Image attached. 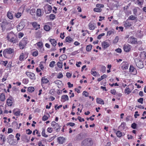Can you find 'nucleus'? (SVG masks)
<instances>
[{
    "label": "nucleus",
    "mask_w": 146,
    "mask_h": 146,
    "mask_svg": "<svg viewBox=\"0 0 146 146\" xmlns=\"http://www.w3.org/2000/svg\"><path fill=\"white\" fill-rule=\"evenodd\" d=\"M134 62L136 66L139 68L141 69L143 68L144 64L140 57L135 58Z\"/></svg>",
    "instance_id": "obj_1"
},
{
    "label": "nucleus",
    "mask_w": 146,
    "mask_h": 146,
    "mask_svg": "<svg viewBox=\"0 0 146 146\" xmlns=\"http://www.w3.org/2000/svg\"><path fill=\"white\" fill-rule=\"evenodd\" d=\"M16 37V35L12 32L8 33L7 37L8 40L13 43H15L17 42Z\"/></svg>",
    "instance_id": "obj_2"
},
{
    "label": "nucleus",
    "mask_w": 146,
    "mask_h": 146,
    "mask_svg": "<svg viewBox=\"0 0 146 146\" xmlns=\"http://www.w3.org/2000/svg\"><path fill=\"white\" fill-rule=\"evenodd\" d=\"M14 52V50L11 48H8L5 49L3 52L4 56L7 58V54H11Z\"/></svg>",
    "instance_id": "obj_3"
},
{
    "label": "nucleus",
    "mask_w": 146,
    "mask_h": 146,
    "mask_svg": "<svg viewBox=\"0 0 146 146\" xmlns=\"http://www.w3.org/2000/svg\"><path fill=\"white\" fill-rule=\"evenodd\" d=\"M92 141L88 139L84 140L82 143V146H90L92 145Z\"/></svg>",
    "instance_id": "obj_4"
},
{
    "label": "nucleus",
    "mask_w": 146,
    "mask_h": 146,
    "mask_svg": "<svg viewBox=\"0 0 146 146\" xmlns=\"http://www.w3.org/2000/svg\"><path fill=\"white\" fill-rule=\"evenodd\" d=\"M44 10L46 14L50 13L52 10V7L50 5L48 4L46 5L44 7Z\"/></svg>",
    "instance_id": "obj_5"
},
{
    "label": "nucleus",
    "mask_w": 146,
    "mask_h": 146,
    "mask_svg": "<svg viewBox=\"0 0 146 146\" xmlns=\"http://www.w3.org/2000/svg\"><path fill=\"white\" fill-rule=\"evenodd\" d=\"M127 41L128 43L131 44H135L137 42V39L133 36H131L129 38Z\"/></svg>",
    "instance_id": "obj_6"
},
{
    "label": "nucleus",
    "mask_w": 146,
    "mask_h": 146,
    "mask_svg": "<svg viewBox=\"0 0 146 146\" xmlns=\"http://www.w3.org/2000/svg\"><path fill=\"white\" fill-rule=\"evenodd\" d=\"M51 124L52 126L54 129H55L57 131L60 130L59 125L57 123H56L55 121H53L51 122Z\"/></svg>",
    "instance_id": "obj_7"
},
{
    "label": "nucleus",
    "mask_w": 146,
    "mask_h": 146,
    "mask_svg": "<svg viewBox=\"0 0 146 146\" xmlns=\"http://www.w3.org/2000/svg\"><path fill=\"white\" fill-rule=\"evenodd\" d=\"M27 43L26 42L25 39L23 38V40L21 41L19 44V46L20 47V48L23 49Z\"/></svg>",
    "instance_id": "obj_8"
},
{
    "label": "nucleus",
    "mask_w": 146,
    "mask_h": 146,
    "mask_svg": "<svg viewBox=\"0 0 146 146\" xmlns=\"http://www.w3.org/2000/svg\"><path fill=\"white\" fill-rule=\"evenodd\" d=\"M110 45L109 41L108 40H106L102 42V47L104 49L108 47Z\"/></svg>",
    "instance_id": "obj_9"
},
{
    "label": "nucleus",
    "mask_w": 146,
    "mask_h": 146,
    "mask_svg": "<svg viewBox=\"0 0 146 146\" xmlns=\"http://www.w3.org/2000/svg\"><path fill=\"white\" fill-rule=\"evenodd\" d=\"M123 49L125 51L128 52L130 51L131 49V46L128 44H125L123 46Z\"/></svg>",
    "instance_id": "obj_10"
},
{
    "label": "nucleus",
    "mask_w": 146,
    "mask_h": 146,
    "mask_svg": "<svg viewBox=\"0 0 146 146\" xmlns=\"http://www.w3.org/2000/svg\"><path fill=\"white\" fill-rule=\"evenodd\" d=\"M41 85L42 87L43 86V84L48 83L49 81L47 78H45V77H43L41 79Z\"/></svg>",
    "instance_id": "obj_11"
},
{
    "label": "nucleus",
    "mask_w": 146,
    "mask_h": 146,
    "mask_svg": "<svg viewBox=\"0 0 146 146\" xmlns=\"http://www.w3.org/2000/svg\"><path fill=\"white\" fill-rule=\"evenodd\" d=\"M129 71L130 72L134 73V74H136L137 73L136 69L132 65L130 66Z\"/></svg>",
    "instance_id": "obj_12"
},
{
    "label": "nucleus",
    "mask_w": 146,
    "mask_h": 146,
    "mask_svg": "<svg viewBox=\"0 0 146 146\" xmlns=\"http://www.w3.org/2000/svg\"><path fill=\"white\" fill-rule=\"evenodd\" d=\"M26 75L31 79H33L35 78V75L32 73L30 72H26Z\"/></svg>",
    "instance_id": "obj_13"
},
{
    "label": "nucleus",
    "mask_w": 146,
    "mask_h": 146,
    "mask_svg": "<svg viewBox=\"0 0 146 146\" xmlns=\"http://www.w3.org/2000/svg\"><path fill=\"white\" fill-rule=\"evenodd\" d=\"M31 24L32 25L33 27L35 28H36V30H37L38 28H40V25H38L37 23L36 22H33L31 23Z\"/></svg>",
    "instance_id": "obj_14"
},
{
    "label": "nucleus",
    "mask_w": 146,
    "mask_h": 146,
    "mask_svg": "<svg viewBox=\"0 0 146 146\" xmlns=\"http://www.w3.org/2000/svg\"><path fill=\"white\" fill-rule=\"evenodd\" d=\"M24 27L22 23H20L17 26V29L18 31H19L22 30Z\"/></svg>",
    "instance_id": "obj_15"
},
{
    "label": "nucleus",
    "mask_w": 146,
    "mask_h": 146,
    "mask_svg": "<svg viewBox=\"0 0 146 146\" xmlns=\"http://www.w3.org/2000/svg\"><path fill=\"white\" fill-rule=\"evenodd\" d=\"M68 97L67 95H64L61 97V101L64 102L66 100H68Z\"/></svg>",
    "instance_id": "obj_16"
},
{
    "label": "nucleus",
    "mask_w": 146,
    "mask_h": 146,
    "mask_svg": "<svg viewBox=\"0 0 146 146\" xmlns=\"http://www.w3.org/2000/svg\"><path fill=\"white\" fill-rule=\"evenodd\" d=\"M65 139L63 137H59L58 138V140L60 144H62L64 142Z\"/></svg>",
    "instance_id": "obj_17"
},
{
    "label": "nucleus",
    "mask_w": 146,
    "mask_h": 146,
    "mask_svg": "<svg viewBox=\"0 0 146 146\" xmlns=\"http://www.w3.org/2000/svg\"><path fill=\"white\" fill-rule=\"evenodd\" d=\"M128 65L125 63L124 62H123L122 66H121V68L123 70H126L128 68Z\"/></svg>",
    "instance_id": "obj_18"
},
{
    "label": "nucleus",
    "mask_w": 146,
    "mask_h": 146,
    "mask_svg": "<svg viewBox=\"0 0 146 146\" xmlns=\"http://www.w3.org/2000/svg\"><path fill=\"white\" fill-rule=\"evenodd\" d=\"M88 27L89 29L90 30H94L95 27L94 26V23H90L88 24Z\"/></svg>",
    "instance_id": "obj_19"
},
{
    "label": "nucleus",
    "mask_w": 146,
    "mask_h": 146,
    "mask_svg": "<svg viewBox=\"0 0 146 146\" xmlns=\"http://www.w3.org/2000/svg\"><path fill=\"white\" fill-rule=\"evenodd\" d=\"M7 16L10 19H12L13 17V14L11 12L9 11L7 13Z\"/></svg>",
    "instance_id": "obj_20"
},
{
    "label": "nucleus",
    "mask_w": 146,
    "mask_h": 146,
    "mask_svg": "<svg viewBox=\"0 0 146 146\" xmlns=\"http://www.w3.org/2000/svg\"><path fill=\"white\" fill-rule=\"evenodd\" d=\"M126 124L125 122L122 123L121 125L119 126V127L121 128L122 129H125L127 128L126 127Z\"/></svg>",
    "instance_id": "obj_21"
},
{
    "label": "nucleus",
    "mask_w": 146,
    "mask_h": 146,
    "mask_svg": "<svg viewBox=\"0 0 146 146\" xmlns=\"http://www.w3.org/2000/svg\"><path fill=\"white\" fill-rule=\"evenodd\" d=\"M49 40L53 46H55L56 45L57 42L54 39L50 38L49 39Z\"/></svg>",
    "instance_id": "obj_22"
},
{
    "label": "nucleus",
    "mask_w": 146,
    "mask_h": 146,
    "mask_svg": "<svg viewBox=\"0 0 146 146\" xmlns=\"http://www.w3.org/2000/svg\"><path fill=\"white\" fill-rule=\"evenodd\" d=\"M96 102L98 104H104V101L101 98H97L96 99Z\"/></svg>",
    "instance_id": "obj_23"
},
{
    "label": "nucleus",
    "mask_w": 146,
    "mask_h": 146,
    "mask_svg": "<svg viewBox=\"0 0 146 146\" xmlns=\"http://www.w3.org/2000/svg\"><path fill=\"white\" fill-rule=\"evenodd\" d=\"M65 41L66 42H68L69 43H70L73 42V39L71 38L70 36H68L66 38Z\"/></svg>",
    "instance_id": "obj_24"
},
{
    "label": "nucleus",
    "mask_w": 146,
    "mask_h": 146,
    "mask_svg": "<svg viewBox=\"0 0 146 146\" xmlns=\"http://www.w3.org/2000/svg\"><path fill=\"white\" fill-rule=\"evenodd\" d=\"M67 58V56L65 54H63L60 56L59 58V59L60 61H62L65 60Z\"/></svg>",
    "instance_id": "obj_25"
},
{
    "label": "nucleus",
    "mask_w": 146,
    "mask_h": 146,
    "mask_svg": "<svg viewBox=\"0 0 146 146\" xmlns=\"http://www.w3.org/2000/svg\"><path fill=\"white\" fill-rule=\"evenodd\" d=\"M5 100V96L3 93H2L0 95V100L2 101H4Z\"/></svg>",
    "instance_id": "obj_26"
},
{
    "label": "nucleus",
    "mask_w": 146,
    "mask_h": 146,
    "mask_svg": "<svg viewBox=\"0 0 146 146\" xmlns=\"http://www.w3.org/2000/svg\"><path fill=\"white\" fill-rule=\"evenodd\" d=\"M15 109L13 110V113L16 116H19L20 115V111L19 110L15 111Z\"/></svg>",
    "instance_id": "obj_27"
},
{
    "label": "nucleus",
    "mask_w": 146,
    "mask_h": 146,
    "mask_svg": "<svg viewBox=\"0 0 146 146\" xmlns=\"http://www.w3.org/2000/svg\"><path fill=\"white\" fill-rule=\"evenodd\" d=\"M36 14L38 16H40L41 15V11L40 9H37L36 11Z\"/></svg>",
    "instance_id": "obj_28"
},
{
    "label": "nucleus",
    "mask_w": 146,
    "mask_h": 146,
    "mask_svg": "<svg viewBox=\"0 0 146 146\" xmlns=\"http://www.w3.org/2000/svg\"><path fill=\"white\" fill-rule=\"evenodd\" d=\"M7 105L9 106H11L12 104V100L9 99H8L7 100Z\"/></svg>",
    "instance_id": "obj_29"
},
{
    "label": "nucleus",
    "mask_w": 146,
    "mask_h": 146,
    "mask_svg": "<svg viewBox=\"0 0 146 146\" xmlns=\"http://www.w3.org/2000/svg\"><path fill=\"white\" fill-rule=\"evenodd\" d=\"M37 46L40 49L42 48L43 47V44L41 42H39L37 43Z\"/></svg>",
    "instance_id": "obj_30"
},
{
    "label": "nucleus",
    "mask_w": 146,
    "mask_h": 146,
    "mask_svg": "<svg viewBox=\"0 0 146 146\" xmlns=\"http://www.w3.org/2000/svg\"><path fill=\"white\" fill-rule=\"evenodd\" d=\"M92 46L91 44H89L87 45L86 47V50L87 51H90L92 49Z\"/></svg>",
    "instance_id": "obj_31"
},
{
    "label": "nucleus",
    "mask_w": 146,
    "mask_h": 146,
    "mask_svg": "<svg viewBox=\"0 0 146 146\" xmlns=\"http://www.w3.org/2000/svg\"><path fill=\"white\" fill-rule=\"evenodd\" d=\"M35 88L33 87H30L28 88V91L31 92H32L34 91Z\"/></svg>",
    "instance_id": "obj_32"
},
{
    "label": "nucleus",
    "mask_w": 146,
    "mask_h": 146,
    "mask_svg": "<svg viewBox=\"0 0 146 146\" xmlns=\"http://www.w3.org/2000/svg\"><path fill=\"white\" fill-rule=\"evenodd\" d=\"M0 140H3V142H5L6 141V139L5 136L1 134H0Z\"/></svg>",
    "instance_id": "obj_33"
},
{
    "label": "nucleus",
    "mask_w": 146,
    "mask_h": 146,
    "mask_svg": "<svg viewBox=\"0 0 146 146\" xmlns=\"http://www.w3.org/2000/svg\"><path fill=\"white\" fill-rule=\"evenodd\" d=\"M114 33V30H112L108 32L107 35L110 36L112 34H113Z\"/></svg>",
    "instance_id": "obj_34"
},
{
    "label": "nucleus",
    "mask_w": 146,
    "mask_h": 146,
    "mask_svg": "<svg viewBox=\"0 0 146 146\" xmlns=\"http://www.w3.org/2000/svg\"><path fill=\"white\" fill-rule=\"evenodd\" d=\"M136 18L137 17L135 16L131 15L129 17L128 19L131 20H134L135 19H136Z\"/></svg>",
    "instance_id": "obj_35"
},
{
    "label": "nucleus",
    "mask_w": 146,
    "mask_h": 146,
    "mask_svg": "<svg viewBox=\"0 0 146 146\" xmlns=\"http://www.w3.org/2000/svg\"><path fill=\"white\" fill-rule=\"evenodd\" d=\"M131 92L130 89L128 87H126L125 90V93H127V94H129Z\"/></svg>",
    "instance_id": "obj_36"
},
{
    "label": "nucleus",
    "mask_w": 146,
    "mask_h": 146,
    "mask_svg": "<svg viewBox=\"0 0 146 146\" xmlns=\"http://www.w3.org/2000/svg\"><path fill=\"white\" fill-rule=\"evenodd\" d=\"M44 29L45 30L48 31L50 29V27L48 25H45L44 27Z\"/></svg>",
    "instance_id": "obj_37"
},
{
    "label": "nucleus",
    "mask_w": 146,
    "mask_h": 146,
    "mask_svg": "<svg viewBox=\"0 0 146 146\" xmlns=\"http://www.w3.org/2000/svg\"><path fill=\"white\" fill-rule=\"evenodd\" d=\"M94 12H101L102 11V9L100 8H95L94 9Z\"/></svg>",
    "instance_id": "obj_38"
},
{
    "label": "nucleus",
    "mask_w": 146,
    "mask_h": 146,
    "mask_svg": "<svg viewBox=\"0 0 146 146\" xmlns=\"http://www.w3.org/2000/svg\"><path fill=\"white\" fill-rule=\"evenodd\" d=\"M116 134L117 136L119 137H120L122 136V133L119 131H117L116 133Z\"/></svg>",
    "instance_id": "obj_39"
},
{
    "label": "nucleus",
    "mask_w": 146,
    "mask_h": 146,
    "mask_svg": "<svg viewBox=\"0 0 146 146\" xmlns=\"http://www.w3.org/2000/svg\"><path fill=\"white\" fill-rule=\"evenodd\" d=\"M124 25L126 27H129L131 26V24L130 23L126 22L124 24Z\"/></svg>",
    "instance_id": "obj_40"
},
{
    "label": "nucleus",
    "mask_w": 146,
    "mask_h": 146,
    "mask_svg": "<svg viewBox=\"0 0 146 146\" xmlns=\"http://www.w3.org/2000/svg\"><path fill=\"white\" fill-rule=\"evenodd\" d=\"M42 136L46 137L48 136L45 133V130L44 129H43L42 130Z\"/></svg>",
    "instance_id": "obj_41"
},
{
    "label": "nucleus",
    "mask_w": 146,
    "mask_h": 146,
    "mask_svg": "<svg viewBox=\"0 0 146 146\" xmlns=\"http://www.w3.org/2000/svg\"><path fill=\"white\" fill-rule=\"evenodd\" d=\"M91 73L94 76H96L97 75V72L96 71L92 70L91 71Z\"/></svg>",
    "instance_id": "obj_42"
},
{
    "label": "nucleus",
    "mask_w": 146,
    "mask_h": 146,
    "mask_svg": "<svg viewBox=\"0 0 146 146\" xmlns=\"http://www.w3.org/2000/svg\"><path fill=\"white\" fill-rule=\"evenodd\" d=\"M55 18V16L53 14H51L50 15V19L53 20Z\"/></svg>",
    "instance_id": "obj_43"
},
{
    "label": "nucleus",
    "mask_w": 146,
    "mask_h": 146,
    "mask_svg": "<svg viewBox=\"0 0 146 146\" xmlns=\"http://www.w3.org/2000/svg\"><path fill=\"white\" fill-rule=\"evenodd\" d=\"M55 63V62L54 61H53L50 62L49 64V66L50 67L52 68L54 66V64Z\"/></svg>",
    "instance_id": "obj_44"
},
{
    "label": "nucleus",
    "mask_w": 146,
    "mask_h": 146,
    "mask_svg": "<svg viewBox=\"0 0 146 146\" xmlns=\"http://www.w3.org/2000/svg\"><path fill=\"white\" fill-rule=\"evenodd\" d=\"M21 15V13L18 12L17 13H16L15 15V16L17 18H19Z\"/></svg>",
    "instance_id": "obj_45"
},
{
    "label": "nucleus",
    "mask_w": 146,
    "mask_h": 146,
    "mask_svg": "<svg viewBox=\"0 0 146 146\" xmlns=\"http://www.w3.org/2000/svg\"><path fill=\"white\" fill-rule=\"evenodd\" d=\"M57 66L59 68H62V63L60 62H58L57 63Z\"/></svg>",
    "instance_id": "obj_46"
},
{
    "label": "nucleus",
    "mask_w": 146,
    "mask_h": 146,
    "mask_svg": "<svg viewBox=\"0 0 146 146\" xmlns=\"http://www.w3.org/2000/svg\"><path fill=\"white\" fill-rule=\"evenodd\" d=\"M105 34L104 33H102L99 35L97 37V38L98 39H100L102 37L104 36Z\"/></svg>",
    "instance_id": "obj_47"
},
{
    "label": "nucleus",
    "mask_w": 146,
    "mask_h": 146,
    "mask_svg": "<svg viewBox=\"0 0 146 146\" xmlns=\"http://www.w3.org/2000/svg\"><path fill=\"white\" fill-rule=\"evenodd\" d=\"M38 52L37 50L33 52L32 53V55L34 56H36L38 55Z\"/></svg>",
    "instance_id": "obj_48"
},
{
    "label": "nucleus",
    "mask_w": 146,
    "mask_h": 146,
    "mask_svg": "<svg viewBox=\"0 0 146 146\" xmlns=\"http://www.w3.org/2000/svg\"><path fill=\"white\" fill-rule=\"evenodd\" d=\"M35 13V9H32L30 11V13L32 15H33Z\"/></svg>",
    "instance_id": "obj_49"
},
{
    "label": "nucleus",
    "mask_w": 146,
    "mask_h": 146,
    "mask_svg": "<svg viewBox=\"0 0 146 146\" xmlns=\"http://www.w3.org/2000/svg\"><path fill=\"white\" fill-rule=\"evenodd\" d=\"M137 127V124L134 123L131 124V127L133 129H135Z\"/></svg>",
    "instance_id": "obj_50"
},
{
    "label": "nucleus",
    "mask_w": 146,
    "mask_h": 146,
    "mask_svg": "<svg viewBox=\"0 0 146 146\" xmlns=\"http://www.w3.org/2000/svg\"><path fill=\"white\" fill-rule=\"evenodd\" d=\"M48 119V117L46 115H44L42 117V119L43 121H45L47 120Z\"/></svg>",
    "instance_id": "obj_51"
},
{
    "label": "nucleus",
    "mask_w": 146,
    "mask_h": 146,
    "mask_svg": "<svg viewBox=\"0 0 146 146\" xmlns=\"http://www.w3.org/2000/svg\"><path fill=\"white\" fill-rule=\"evenodd\" d=\"M21 135L20 134L17 133L16 134L15 137L17 138V140L19 141L20 140V138L19 137H20Z\"/></svg>",
    "instance_id": "obj_52"
},
{
    "label": "nucleus",
    "mask_w": 146,
    "mask_h": 146,
    "mask_svg": "<svg viewBox=\"0 0 146 146\" xmlns=\"http://www.w3.org/2000/svg\"><path fill=\"white\" fill-rule=\"evenodd\" d=\"M106 68L104 66H102L101 67V70L103 73H104L106 71Z\"/></svg>",
    "instance_id": "obj_53"
},
{
    "label": "nucleus",
    "mask_w": 146,
    "mask_h": 146,
    "mask_svg": "<svg viewBox=\"0 0 146 146\" xmlns=\"http://www.w3.org/2000/svg\"><path fill=\"white\" fill-rule=\"evenodd\" d=\"M143 98H140L139 99H138L137 101L138 102L141 103V104L143 103Z\"/></svg>",
    "instance_id": "obj_54"
},
{
    "label": "nucleus",
    "mask_w": 146,
    "mask_h": 146,
    "mask_svg": "<svg viewBox=\"0 0 146 146\" xmlns=\"http://www.w3.org/2000/svg\"><path fill=\"white\" fill-rule=\"evenodd\" d=\"M63 75L61 72H60L58 74V76L57 78H62L63 77Z\"/></svg>",
    "instance_id": "obj_55"
},
{
    "label": "nucleus",
    "mask_w": 146,
    "mask_h": 146,
    "mask_svg": "<svg viewBox=\"0 0 146 146\" xmlns=\"http://www.w3.org/2000/svg\"><path fill=\"white\" fill-rule=\"evenodd\" d=\"M119 40V37L118 36H117L115 37V38L113 40V42L115 43H117L118 41Z\"/></svg>",
    "instance_id": "obj_56"
},
{
    "label": "nucleus",
    "mask_w": 146,
    "mask_h": 146,
    "mask_svg": "<svg viewBox=\"0 0 146 146\" xmlns=\"http://www.w3.org/2000/svg\"><path fill=\"white\" fill-rule=\"evenodd\" d=\"M47 131L49 133H50L52 132L53 129H52V127H50V128L48 127L47 129Z\"/></svg>",
    "instance_id": "obj_57"
},
{
    "label": "nucleus",
    "mask_w": 146,
    "mask_h": 146,
    "mask_svg": "<svg viewBox=\"0 0 146 146\" xmlns=\"http://www.w3.org/2000/svg\"><path fill=\"white\" fill-rule=\"evenodd\" d=\"M77 119L79 120L80 122L84 121V118H81V117L80 116H78Z\"/></svg>",
    "instance_id": "obj_58"
},
{
    "label": "nucleus",
    "mask_w": 146,
    "mask_h": 146,
    "mask_svg": "<svg viewBox=\"0 0 146 146\" xmlns=\"http://www.w3.org/2000/svg\"><path fill=\"white\" fill-rule=\"evenodd\" d=\"M104 6V5H103L101 4H98L96 5V7H100V8H102Z\"/></svg>",
    "instance_id": "obj_59"
},
{
    "label": "nucleus",
    "mask_w": 146,
    "mask_h": 146,
    "mask_svg": "<svg viewBox=\"0 0 146 146\" xmlns=\"http://www.w3.org/2000/svg\"><path fill=\"white\" fill-rule=\"evenodd\" d=\"M67 125H69L70 126H73L75 125V123H68L67 124Z\"/></svg>",
    "instance_id": "obj_60"
},
{
    "label": "nucleus",
    "mask_w": 146,
    "mask_h": 146,
    "mask_svg": "<svg viewBox=\"0 0 146 146\" xmlns=\"http://www.w3.org/2000/svg\"><path fill=\"white\" fill-rule=\"evenodd\" d=\"M26 131L27 132V133L28 135L31 134L32 133V131L30 129H28L26 130Z\"/></svg>",
    "instance_id": "obj_61"
},
{
    "label": "nucleus",
    "mask_w": 146,
    "mask_h": 146,
    "mask_svg": "<svg viewBox=\"0 0 146 146\" xmlns=\"http://www.w3.org/2000/svg\"><path fill=\"white\" fill-rule=\"evenodd\" d=\"M72 74L69 72H68L66 73V76L68 78H70L71 77Z\"/></svg>",
    "instance_id": "obj_62"
},
{
    "label": "nucleus",
    "mask_w": 146,
    "mask_h": 146,
    "mask_svg": "<svg viewBox=\"0 0 146 146\" xmlns=\"http://www.w3.org/2000/svg\"><path fill=\"white\" fill-rule=\"evenodd\" d=\"M111 93L115 95L116 93V90L114 89L111 90Z\"/></svg>",
    "instance_id": "obj_63"
},
{
    "label": "nucleus",
    "mask_w": 146,
    "mask_h": 146,
    "mask_svg": "<svg viewBox=\"0 0 146 146\" xmlns=\"http://www.w3.org/2000/svg\"><path fill=\"white\" fill-rule=\"evenodd\" d=\"M29 82V80L26 79H24L23 80V82L25 84H27Z\"/></svg>",
    "instance_id": "obj_64"
}]
</instances>
